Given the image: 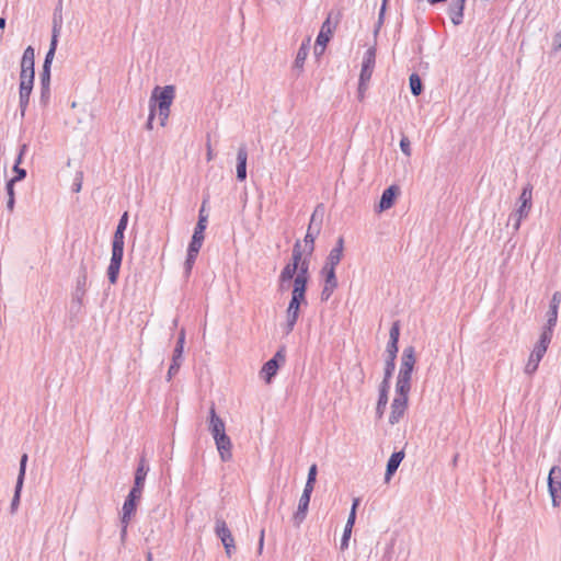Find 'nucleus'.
Segmentation results:
<instances>
[{
    "label": "nucleus",
    "mask_w": 561,
    "mask_h": 561,
    "mask_svg": "<svg viewBox=\"0 0 561 561\" xmlns=\"http://www.w3.org/2000/svg\"><path fill=\"white\" fill-rule=\"evenodd\" d=\"M175 99V85H157L151 92L149 108L158 111L160 125L165 126L170 116V107Z\"/></svg>",
    "instance_id": "1"
},
{
    "label": "nucleus",
    "mask_w": 561,
    "mask_h": 561,
    "mask_svg": "<svg viewBox=\"0 0 561 561\" xmlns=\"http://www.w3.org/2000/svg\"><path fill=\"white\" fill-rule=\"evenodd\" d=\"M533 185L527 184L517 201L518 207L515 211L510 215L508 221H513V228L517 231L520 227V222L526 218L533 206Z\"/></svg>",
    "instance_id": "2"
},
{
    "label": "nucleus",
    "mask_w": 561,
    "mask_h": 561,
    "mask_svg": "<svg viewBox=\"0 0 561 561\" xmlns=\"http://www.w3.org/2000/svg\"><path fill=\"white\" fill-rule=\"evenodd\" d=\"M214 530L216 536L221 540L227 557L231 558V556L236 552L234 538L227 523L219 516H216L215 518Z\"/></svg>",
    "instance_id": "3"
},
{
    "label": "nucleus",
    "mask_w": 561,
    "mask_h": 561,
    "mask_svg": "<svg viewBox=\"0 0 561 561\" xmlns=\"http://www.w3.org/2000/svg\"><path fill=\"white\" fill-rule=\"evenodd\" d=\"M307 305L306 296H298L291 294V299L288 304L287 310H286V327H285V333L289 334L293 330L295 324L297 323L300 306Z\"/></svg>",
    "instance_id": "4"
},
{
    "label": "nucleus",
    "mask_w": 561,
    "mask_h": 561,
    "mask_svg": "<svg viewBox=\"0 0 561 561\" xmlns=\"http://www.w3.org/2000/svg\"><path fill=\"white\" fill-rule=\"evenodd\" d=\"M285 347H280L275 355L268 359L262 367L260 375L265 380L266 383H270L273 377L277 374L280 365L285 363Z\"/></svg>",
    "instance_id": "5"
},
{
    "label": "nucleus",
    "mask_w": 561,
    "mask_h": 561,
    "mask_svg": "<svg viewBox=\"0 0 561 561\" xmlns=\"http://www.w3.org/2000/svg\"><path fill=\"white\" fill-rule=\"evenodd\" d=\"M548 491L552 500L553 507L560 505L561 492V467L553 466L548 474Z\"/></svg>",
    "instance_id": "6"
},
{
    "label": "nucleus",
    "mask_w": 561,
    "mask_h": 561,
    "mask_svg": "<svg viewBox=\"0 0 561 561\" xmlns=\"http://www.w3.org/2000/svg\"><path fill=\"white\" fill-rule=\"evenodd\" d=\"M320 273L324 280L320 298L322 301H328L339 285L335 268L322 267Z\"/></svg>",
    "instance_id": "7"
},
{
    "label": "nucleus",
    "mask_w": 561,
    "mask_h": 561,
    "mask_svg": "<svg viewBox=\"0 0 561 561\" xmlns=\"http://www.w3.org/2000/svg\"><path fill=\"white\" fill-rule=\"evenodd\" d=\"M124 256V248L112 247L111 262L107 267V278L111 284H116Z\"/></svg>",
    "instance_id": "8"
},
{
    "label": "nucleus",
    "mask_w": 561,
    "mask_h": 561,
    "mask_svg": "<svg viewBox=\"0 0 561 561\" xmlns=\"http://www.w3.org/2000/svg\"><path fill=\"white\" fill-rule=\"evenodd\" d=\"M26 463H27V455L23 454L20 459V469H19L18 479H16L14 495L11 501V513H14L18 510V506L20 504L21 491L23 488L25 471H26Z\"/></svg>",
    "instance_id": "9"
},
{
    "label": "nucleus",
    "mask_w": 561,
    "mask_h": 561,
    "mask_svg": "<svg viewBox=\"0 0 561 561\" xmlns=\"http://www.w3.org/2000/svg\"><path fill=\"white\" fill-rule=\"evenodd\" d=\"M416 363L415 350L413 346H408L403 350L401 356V366L398 376L412 378L414 365Z\"/></svg>",
    "instance_id": "10"
},
{
    "label": "nucleus",
    "mask_w": 561,
    "mask_h": 561,
    "mask_svg": "<svg viewBox=\"0 0 561 561\" xmlns=\"http://www.w3.org/2000/svg\"><path fill=\"white\" fill-rule=\"evenodd\" d=\"M311 494L312 491L304 489L302 494L299 499L297 511L293 515V524L295 527H299L306 519Z\"/></svg>",
    "instance_id": "11"
},
{
    "label": "nucleus",
    "mask_w": 561,
    "mask_h": 561,
    "mask_svg": "<svg viewBox=\"0 0 561 561\" xmlns=\"http://www.w3.org/2000/svg\"><path fill=\"white\" fill-rule=\"evenodd\" d=\"M208 430L213 435L214 439L226 434L225 422L216 413L215 404L211 403L209 409V422Z\"/></svg>",
    "instance_id": "12"
},
{
    "label": "nucleus",
    "mask_w": 561,
    "mask_h": 561,
    "mask_svg": "<svg viewBox=\"0 0 561 561\" xmlns=\"http://www.w3.org/2000/svg\"><path fill=\"white\" fill-rule=\"evenodd\" d=\"M332 12L329 13L325 21L322 23L321 30L317 36L318 45L322 47H327L328 43L330 42L333 31L335 30L337 25V20L332 23L331 22Z\"/></svg>",
    "instance_id": "13"
},
{
    "label": "nucleus",
    "mask_w": 561,
    "mask_h": 561,
    "mask_svg": "<svg viewBox=\"0 0 561 561\" xmlns=\"http://www.w3.org/2000/svg\"><path fill=\"white\" fill-rule=\"evenodd\" d=\"M408 402L405 398H394L391 403V412L389 415V423L391 425L398 424L400 420L403 417L407 409Z\"/></svg>",
    "instance_id": "14"
},
{
    "label": "nucleus",
    "mask_w": 561,
    "mask_h": 561,
    "mask_svg": "<svg viewBox=\"0 0 561 561\" xmlns=\"http://www.w3.org/2000/svg\"><path fill=\"white\" fill-rule=\"evenodd\" d=\"M34 81L27 80H20V88H19V96H20V110H21V116L24 117L25 111L27 108L30 96L33 90Z\"/></svg>",
    "instance_id": "15"
},
{
    "label": "nucleus",
    "mask_w": 561,
    "mask_h": 561,
    "mask_svg": "<svg viewBox=\"0 0 561 561\" xmlns=\"http://www.w3.org/2000/svg\"><path fill=\"white\" fill-rule=\"evenodd\" d=\"M398 194H399L398 186L391 185V186L387 187L381 194L379 205H378V208H379L378 210L385 211V210L391 208L396 202Z\"/></svg>",
    "instance_id": "16"
},
{
    "label": "nucleus",
    "mask_w": 561,
    "mask_h": 561,
    "mask_svg": "<svg viewBox=\"0 0 561 561\" xmlns=\"http://www.w3.org/2000/svg\"><path fill=\"white\" fill-rule=\"evenodd\" d=\"M466 0H451L448 5V15L454 25H460L463 20Z\"/></svg>",
    "instance_id": "17"
},
{
    "label": "nucleus",
    "mask_w": 561,
    "mask_h": 561,
    "mask_svg": "<svg viewBox=\"0 0 561 561\" xmlns=\"http://www.w3.org/2000/svg\"><path fill=\"white\" fill-rule=\"evenodd\" d=\"M215 444L217 446L220 459L224 462L229 461L232 458V444L230 437L227 434L221 435L220 437L215 439Z\"/></svg>",
    "instance_id": "18"
},
{
    "label": "nucleus",
    "mask_w": 561,
    "mask_h": 561,
    "mask_svg": "<svg viewBox=\"0 0 561 561\" xmlns=\"http://www.w3.org/2000/svg\"><path fill=\"white\" fill-rule=\"evenodd\" d=\"M248 150L245 145H241L237 152V179L243 182L247 179Z\"/></svg>",
    "instance_id": "19"
},
{
    "label": "nucleus",
    "mask_w": 561,
    "mask_h": 561,
    "mask_svg": "<svg viewBox=\"0 0 561 561\" xmlns=\"http://www.w3.org/2000/svg\"><path fill=\"white\" fill-rule=\"evenodd\" d=\"M128 225V211H124L113 236L112 247L124 248V232Z\"/></svg>",
    "instance_id": "20"
},
{
    "label": "nucleus",
    "mask_w": 561,
    "mask_h": 561,
    "mask_svg": "<svg viewBox=\"0 0 561 561\" xmlns=\"http://www.w3.org/2000/svg\"><path fill=\"white\" fill-rule=\"evenodd\" d=\"M404 458V451H394L390 458L388 459L387 467H386V473H385V480L386 482L390 481L391 477L396 473L397 469L399 468L401 461Z\"/></svg>",
    "instance_id": "21"
},
{
    "label": "nucleus",
    "mask_w": 561,
    "mask_h": 561,
    "mask_svg": "<svg viewBox=\"0 0 561 561\" xmlns=\"http://www.w3.org/2000/svg\"><path fill=\"white\" fill-rule=\"evenodd\" d=\"M85 293H87L85 289L75 287V290H73L72 297H71V304H70L71 318L77 317L81 312Z\"/></svg>",
    "instance_id": "22"
},
{
    "label": "nucleus",
    "mask_w": 561,
    "mask_h": 561,
    "mask_svg": "<svg viewBox=\"0 0 561 561\" xmlns=\"http://www.w3.org/2000/svg\"><path fill=\"white\" fill-rule=\"evenodd\" d=\"M411 390V378L398 376L396 382V397L394 398H405L409 400V392Z\"/></svg>",
    "instance_id": "23"
},
{
    "label": "nucleus",
    "mask_w": 561,
    "mask_h": 561,
    "mask_svg": "<svg viewBox=\"0 0 561 561\" xmlns=\"http://www.w3.org/2000/svg\"><path fill=\"white\" fill-rule=\"evenodd\" d=\"M324 216V207L322 204L316 206L309 222V230L321 231L322 220Z\"/></svg>",
    "instance_id": "24"
},
{
    "label": "nucleus",
    "mask_w": 561,
    "mask_h": 561,
    "mask_svg": "<svg viewBox=\"0 0 561 561\" xmlns=\"http://www.w3.org/2000/svg\"><path fill=\"white\" fill-rule=\"evenodd\" d=\"M310 48V37H308L306 41H304L297 51L296 59L294 61V68L301 70L305 64V60L308 56Z\"/></svg>",
    "instance_id": "25"
},
{
    "label": "nucleus",
    "mask_w": 561,
    "mask_h": 561,
    "mask_svg": "<svg viewBox=\"0 0 561 561\" xmlns=\"http://www.w3.org/2000/svg\"><path fill=\"white\" fill-rule=\"evenodd\" d=\"M35 58L32 59H21V71H20V80L34 81L35 78V69H34Z\"/></svg>",
    "instance_id": "26"
},
{
    "label": "nucleus",
    "mask_w": 561,
    "mask_h": 561,
    "mask_svg": "<svg viewBox=\"0 0 561 561\" xmlns=\"http://www.w3.org/2000/svg\"><path fill=\"white\" fill-rule=\"evenodd\" d=\"M298 267H295L291 264H286L282 270L278 278L279 289H284V283H290L297 275Z\"/></svg>",
    "instance_id": "27"
},
{
    "label": "nucleus",
    "mask_w": 561,
    "mask_h": 561,
    "mask_svg": "<svg viewBox=\"0 0 561 561\" xmlns=\"http://www.w3.org/2000/svg\"><path fill=\"white\" fill-rule=\"evenodd\" d=\"M137 501L131 497H126L123 504V515L121 518V523H129L133 515H135L137 510Z\"/></svg>",
    "instance_id": "28"
},
{
    "label": "nucleus",
    "mask_w": 561,
    "mask_h": 561,
    "mask_svg": "<svg viewBox=\"0 0 561 561\" xmlns=\"http://www.w3.org/2000/svg\"><path fill=\"white\" fill-rule=\"evenodd\" d=\"M148 471H149V467L147 465V461H146L145 457H141L139 460L138 467L136 469V472H135L134 484L145 486V481H146Z\"/></svg>",
    "instance_id": "29"
},
{
    "label": "nucleus",
    "mask_w": 561,
    "mask_h": 561,
    "mask_svg": "<svg viewBox=\"0 0 561 561\" xmlns=\"http://www.w3.org/2000/svg\"><path fill=\"white\" fill-rule=\"evenodd\" d=\"M309 277L296 275L293 279V295L306 296Z\"/></svg>",
    "instance_id": "30"
},
{
    "label": "nucleus",
    "mask_w": 561,
    "mask_h": 561,
    "mask_svg": "<svg viewBox=\"0 0 561 561\" xmlns=\"http://www.w3.org/2000/svg\"><path fill=\"white\" fill-rule=\"evenodd\" d=\"M62 26V0H59L53 13V31L51 34L59 36Z\"/></svg>",
    "instance_id": "31"
},
{
    "label": "nucleus",
    "mask_w": 561,
    "mask_h": 561,
    "mask_svg": "<svg viewBox=\"0 0 561 561\" xmlns=\"http://www.w3.org/2000/svg\"><path fill=\"white\" fill-rule=\"evenodd\" d=\"M399 347L391 348L390 346L386 347L387 358L385 360V373L393 374L396 369V358L398 354Z\"/></svg>",
    "instance_id": "32"
},
{
    "label": "nucleus",
    "mask_w": 561,
    "mask_h": 561,
    "mask_svg": "<svg viewBox=\"0 0 561 561\" xmlns=\"http://www.w3.org/2000/svg\"><path fill=\"white\" fill-rule=\"evenodd\" d=\"M320 231L309 230L307 229V233L305 236V252L307 256H311L314 251V240L319 236Z\"/></svg>",
    "instance_id": "33"
},
{
    "label": "nucleus",
    "mask_w": 561,
    "mask_h": 561,
    "mask_svg": "<svg viewBox=\"0 0 561 561\" xmlns=\"http://www.w3.org/2000/svg\"><path fill=\"white\" fill-rule=\"evenodd\" d=\"M399 336H400V321L397 320L392 323V325L390 328L389 341L387 343V346H390L391 348L398 347Z\"/></svg>",
    "instance_id": "34"
},
{
    "label": "nucleus",
    "mask_w": 561,
    "mask_h": 561,
    "mask_svg": "<svg viewBox=\"0 0 561 561\" xmlns=\"http://www.w3.org/2000/svg\"><path fill=\"white\" fill-rule=\"evenodd\" d=\"M57 44H58V36H56V34H51L49 49L46 53L43 67H47V68L51 67V62H53V59H54V56L56 53Z\"/></svg>",
    "instance_id": "35"
},
{
    "label": "nucleus",
    "mask_w": 561,
    "mask_h": 561,
    "mask_svg": "<svg viewBox=\"0 0 561 561\" xmlns=\"http://www.w3.org/2000/svg\"><path fill=\"white\" fill-rule=\"evenodd\" d=\"M302 253L304 251L301 249V243L299 240H297L293 247L291 260L289 264L294 265L295 267H298L299 264H301V262L304 261Z\"/></svg>",
    "instance_id": "36"
},
{
    "label": "nucleus",
    "mask_w": 561,
    "mask_h": 561,
    "mask_svg": "<svg viewBox=\"0 0 561 561\" xmlns=\"http://www.w3.org/2000/svg\"><path fill=\"white\" fill-rule=\"evenodd\" d=\"M204 206H205V202L203 203V206L199 210L198 221L196 224V227H195L194 233H193V234H197V237H204V231L206 229L207 216L204 215Z\"/></svg>",
    "instance_id": "37"
},
{
    "label": "nucleus",
    "mask_w": 561,
    "mask_h": 561,
    "mask_svg": "<svg viewBox=\"0 0 561 561\" xmlns=\"http://www.w3.org/2000/svg\"><path fill=\"white\" fill-rule=\"evenodd\" d=\"M410 89L414 96H419L423 91L422 80L416 73L410 76Z\"/></svg>",
    "instance_id": "38"
},
{
    "label": "nucleus",
    "mask_w": 561,
    "mask_h": 561,
    "mask_svg": "<svg viewBox=\"0 0 561 561\" xmlns=\"http://www.w3.org/2000/svg\"><path fill=\"white\" fill-rule=\"evenodd\" d=\"M552 335H553V329L543 327L542 332L539 336V340L536 344L538 346H541V347H545L546 350H548V346L551 342Z\"/></svg>",
    "instance_id": "39"
},
{
    "label": "nucleus",
    "mask_w": 561,
    "mask_h": 561,
    "mask_svg": "<svg viewBox=\"0 0 561 561\" xmlns=\"http://www.w3.org/2000/svg\"><path fill=\"white\" fill-rule=\"evenodd\" d=\"M342 257H343V255L337 253V251L335 252V251L331 250L329 255L327 256L323 267L336 268V266L340 264Z\"/></svg>",
    "instance_id": "40"
},
{
    "label": "nucleus",
    "mask_w": 561,
    "mask_h": 561,
    "mask_svg": "<svg viewBox=\"0 0 561 561\" xmlns=\"http://www.w3.org/2000/svg\"><path fill=\"white\" fill-rule=\"evenodd\" d=\"M375 61H376V49L374 47H370L365 51L362 67L374 69Z\"/></svg>",
    "instance_id": "41"
},
{
    "label": "nucleus",
    "mask_w": 561,
    "mask_h": 561,
    "mask_svg": "<svg viewBox=\"0 0 561 561\" xmlns=\"http://www.w3.org/2000/svg\"><path fill=\"white\" fill-rule=\"evenodd\" d=\"M317 473H318V468H317V465L313 463L310 466L309 471H308L307 482L305 484L306 490L313 491L314 483L317 481Z\"/></svg>",
    "instance_id": "42"
},
{
    "label": "nucleus",
    "mask_w": 561,
    "mask_h": 561,
    "mask_svg": "<svg viewBox=\"0 0 561 561\" xmlns=\"http://www.w3.org/2000/svg\"><path fill=\"white\" fill-rule=\"evenodd\" d=\"M558 308H553V307H549L547 313H546V318H547V323H546V328H550V329H554V327L557 325V321H558Z\"/></svg>",
    "instance_id": "43"
},
{
    "label": "nucleus",
    "mask_w": 561,
    "mask_h": 561,
    "mask_svg": "<svg viewBox=\"0 0 561 561\" xmlns=\"http://www.w3.org/2000/svg\"><path fill=\"white\" fill-rule=\"evenodd\" d=\"M184 340H185V332L184 330H181L175 348L173 350V357L183 359V346H184Z\"/></svg>",
    "instance_id": "44"
},
{
    "label": "nucleus",
    "mask_w": 561,
    "mask_h": 561,
    "mask_svg": "<svg viewBox=\"0 0 561 561\" xmlns=\"http://www.w3.org/2000/svg\"><path fill=\"white\" fill-rule=\"evenodd\" d=\"M204 238L205 237H197V234H193L187 252L198 254L203 245Z\"/></svg>",
    "instance_id": "45"
},
{
    "label": "nucleus",
    "mask_w": 561,
    "mask_h": 561,
    "mask_svg": "<svg viewBox=\"0 0 561 561\" xmlns=\"http://www.w3.org/2000/svg\"><path fill=\"white\" fill-rule=\"evenodd\" d=\"M358 503H359L358 499H355L353 501V505H352V508H351V512H350V515H348V518H347V522H346V525H345V528H350L351 530L353 529V526H354L355 520H356V508L358 506Z\"/></svg>",
    "instance_id": "46"
},
{
    "label": "nucleus",
    "mask_w": 561,
    "mask_h": 561,
    "mask_svg": "<svg viewBox=\"0 0 561 561\" xmlns=\"http://www.w3.org/2000/svg\"><path fill=\"white\" fill-rule=\"evenodd\" d=\"M388 403V396L379 394L377 407H376V415L378 419H381L385 412V409Z\"/></svg>",
    "instance_id": "47"
},
{
    "label": "nucleus",
    "mask_w": 561,
    "mask_h": 561,
    "mask_svg": "<svg viewBox=\"0 0 561 561\" xmlns=\"http://www.w3.org/2000/svg\"><path fill=\"white\" fill-rule=\"evenodd\" d=\"M181 364H182L181 358H175L172 356V363L169 367L168 376H167L168 381H170L172 379V377L179 371Z\"/></svg>",
    "instance_id": "48"
},
{
    "label": "nucleus",
    "mask_w": 561,
    "mask_h": 561,
    "mask_svg": "<svg viewBox=\"0 0 561 561\" xmlns=\"http://www.w3.org/2000/svg\"><path fill=\"white\" fill-rule=\"evenodd\" d=\"M197 255L198 254L187 252V256H186V260L184 262V272H185V276L186 277L190 276V274L192 272V268L194 266V263L196 261Z\"/></svg>",
    "instance_id": "49"
},
{
    "label": "nucleus",
    "mask_w": 561,
    "mask_h": 561,
    "mask_svg": "<svg viewBox=\"0 0 561 561\" xmlns=\"http://www.w3.org/2000/svg\"><path fill=\"white\" fill-rule=\"evenodd\" d=\"M391 377H392V374H388V373L383 374V379L379 386V394L388 396Z\"/></svg>",
    "instance_id": "50"
},
{
    "label": "nucleus",
    "mask_w": 561,
    "mask_h": 561,
    "mask_svg": "<svg viewBox=\"0 0 561 561\" xmlns=\"http://www.w3.org/2000/svg\"><path fill=\"white\" fill-rule=\"evenodd\" d=\"M540 360V358L531 357L530 355L525 366V373L528 375L534 374L537 370Z\"/></svg>",
    "instance_id": "51"
},
{
    "label": "nucleus",
    "mask_w": 561,
    "mask_h": 561,
    "mask_svg": "<svg viewBox=\"0 0 561 561\" xmlns=\"http://www.w3.org/2000/svg\"><path fill=\"white\" fill-rule=\"evenodd\" d=\"M39 77H41V87H50V68L43 67Z\"/></svg>",
    "instance_id": "52"
},
{
    "label": "nucleus",
    "mask_w": 561,
    "mask_h": 561,
    "mask_svg": "<svg viewBox=\"0 0 561 561\" xmlns=\"http://www.w3.org/2000/svg\"><path fill=\"white\" fill-rule=\"evenodd\" d=\"M142 491H144L142 485L134 484L127 496L131 497L138 502L141 499Z\"/></svg>",
    "instance_id": "53"
},
{
    "label": "nucleus",
    "mask_w": 561,
    "mask_h": 561,
    "mask_svg": "<svg viewBox=\"0 0 561 561\" xmlns=\"http://www.w3.org/2000/svg\"><path fill=\"white\" fill-rule=\"evenodd\" d=\"M373 71H374V69L362 67L360 75H359V82H362V84H368V82L371 78Z\"/></svg>",
    "instance_id": "54"
},
{
    "label": "nucleus",
    "mask_w": 561,
    "mask_h": 561,
    "mask_svg": "<svg viewBox=\"0 0 561 561\" xmlns=\"http://www.w3.org/2000/svg\"><path fill=\"white\" fill-rule=\"evenodd\" d=\"M13 171H14L15 175L10 181H13L14 183H16V182H20V181H22V180H24L26 178V170L25 169L20 168L18 165H13Z\"/></svg>",
    "instance_id": "55"
},
{
    "label": "nucleus",
    "mask_w": 561,
    "mask_h": 561,
    "mask_svg": "<svg viewBox=\"0 0 561 561\" xmlns=\"http://www.w3.org/2000/svg\"><path fill=\"white\" fill-rule=\"evenodd\" d=\"M297 275L309 277V259L305 257L301 264L298 266Z\"/></svg>",
    "instance_id": "56"
},
{
    "label": "nucleus",
    "mask_w": 561,
    "mask_h": 561,
    "mask_svg": "<svg viewBox=\"0 0 561 561\" xmlns=\"http://www.w3.org/2000/svg\"><path fill=\"white\" fill-rule=\"evenodd\" d=\"M400 148H401V151L405 154V156H410L411 154V144H410V140L408 137L403 136L400 140Z\"/></svg>",
    "instance_id": "57"
},
{
    "label": "nucleus",
    "mask_w": 561,
    "mask_h": 561,
    "mask_svg": "<svg viewBox=\"0 0 561 561\" xmlns=\"http://www.w3.org/2000/svg\"><path fill=\"white\" fill-rule=\"evenodd\" d=\"M50 99V87H41V103L45 106Z\"/></svg>",
    "instance_id": "58"
},
{
    "label": "nucleus",
    "mask_w": 561,
    "mask_h": 561,
    "mask_svg": "<svg viewBox=\"0 0 561 561\" xmlns=\"http://www.w3.org/2000/svg\"><path fill=\"white\" fill-rule=\"evenodd\" d=\"M351 535L352 530L350 528H344L343 536L341 539V550L347 549Z\"/></svg>",
    "instance_id": "59"
},
{
    "label": "nucleus",
    "mask_w": 561,
    "mask_h": 561,
    "mask_svg": "<svg viewBox=\"0 0 561 561\" xmlns=\"http://www.w3.org/2000/svg\"><path fill=\"white\" fill-rule=\"evenodd\" d=\"M82 179L83 174L82 172H77L75 181L72 183V192L79 193L82 186Z\"/></svg>",
    "instance_id": "60"
},
{
    "label": "nucleus",
    "mask_w": 561,
    "mask_h": 561,
    "mask_svg": "<svg viewBox=\"0 0 561 561\" xmlns=\"http://www.w3.org/2000/svg\"><path fill=\"white\" fill-rule=\"evenodd\" d=\"M547 350L545 347L538 346L535 344L533 352L530 353L531 357L540 358L542 359L543 355L546 354Z\"/></svg>",
    "instance_id": "61"
},
{
    "label": "nucleus",
    "mask_w": 561,
    "mask_h": 561,
    "mask_svg": "<svg viewBox=\"0 0 561 561\" xmlns=\"http://www.w3.org/2000/svg\"><path fill=\"white\" fill-rule=\"evenodd\" d=\"M561 304V291H556L550 300L549 307L558 308Z\"/></svg>",
    "instance_id": "62"
},
{
    "label": "nucleus",
    "mask_w": 561,
    "mask_h": 561,
    "mask_svg": "<svg viewBox=\"0 0 561 561\" xmlns=\"http://www.w3.org/2000/svg\"><path fill=\"white\" fill-rule=\"evenodd\" d=\"M26 151H27V145L26 144L21 145L14 165L20 167V164L22 163V160H23V156L25 154Z\"/></svg>",
    "instance_id": "63"
},
{
    "label": "nucleus",
    "mask_w": 561,
    "mask_h": 561,
    "mask_svg": "<svg viewBox=\"0 0 561 561\" xmlns=\"http://www.w3.org/2000/svg\"><path fill=\"white\" fill-rule=\"evenodd\" d=\"M156 111H153L152 108H149V115H148V119H147V123H146V128L148 130H151L153 128V121L156 118Z\"/></svg>",
    "instance_id": "64"
}]
</instances>
